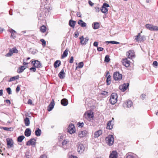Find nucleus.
Listing matches in <instances>:
<instances>
[{
    "mask_svg": "<svg viewBox=\"0 0 158 158\" xmlns=\"http://www.w3.org/2000/svg\"><path fill=\"white\" fill-rule=\"evenodd\" d=\"M118 95L116 93L111 94L109 100L110 103L112 105H114L117 101Z\"/></svg>",
    "mask_w": 158,
    "mask_h": 158,
    "instance_id": "obj_1",
    "label": "nucleus"
},
{
    "mask_svg": "<svg viewBox=\"0 0 158 158\" xmlns=\"http://www.w3.org/2000/svg\"><path fill=\"white\" fill-rule=\"evenodd\" d=\"M107 143L109 146L113 145L114 141V139L112 135H109L106 139Z\"/></svg>",
    "mask_w": 158,
    "mask_h": 158,
    "instance_id": "obj_2",
    "label": "nucleus"
},
{
    "mask_svg": "<svg viewBox=\"0 0 158 158\" xmlns=\"http://www.w3.org/2000/svg\"><path fill=\"white\" fill-rule=\"evenodd\" d=\"M68 131L71 134L75 132V128L73 124L69 125L68 128Z\"/></svg>",
    "mask_w": 158,
    "mask_h": 158,
    "instance_id": "obj_3",
    "label": "nucleus"
},
{
    "mask_svg": "<svg viewBox=\"0 0 158 158\" xmlns=\"http://www.w3.org/2000/svg\"><path fill=\"white\" fill-rule=\"evenodd\" d=\"M122 75L119 73V72H115L113 74V78L115 81H118L122 79Z\"/></svg>",
    "mask_w": 158,
    "mask_h": 158,
    "instance_id": "obj_4",
    "label": "nucleus"
},
{
    "mask_svg": "<svg viewBox=\"0 0 158 158\" xmlns=\"http://www.w3.org/2000/svg\"><path fill=\"white\" fill-rule=\"evenodd\" d=\"M145 26L150 31H158V27L157 26H153L152 24H147Z\"/></svg>",
    "mask_w": 158,
    "mask_h": 158,
    "instance_id": "obj_5",
    "label": "nucleus"
},
{
    "mask_svg": "<svg viewBox=\"0 0 158 158\" xmlns=\"http://www.w3.org/2000/svg\"><path fill=\"white\" fill-rule=\"evenodd\" d=\"M109 7V5L108 4L104 3L101 8V11L103 13H106L108 11L107 7Z\"/></svg>",
    "mask_w": 158,
    "mask_h": 158,
    "instance_id": "obj_6",
    "label": "nucleus"
},
{
    "mask_svg": "<svg viewBox=\"0 0 158 158\" xmlns=\"http://www.w3.org/2000/svg\"><path fill=\"white\" fill-rule=\"evenodd\" d=\"M31 63L33 65L34 67L36 68H40L42 66L40 62L38 60L32 61L31 62Z\"/></svg>",
    "mask_w": 158,
    "mask_h": 158,
    "instance_id": "obj_7",
    "label": "nucleus"
},
{
    "mask_svg": "<svg viewBox=\"0 0 158 158\" xmlns=\"http://www.w3.org/2000/svg\"><path fill=\"white\" fill-rule=\"evenodd\" d=\"M36 139H31L26 143V145L27 146L32 145L33 147H34L36 144Z\"/></svg>",
    "mask_w": 158,
    "mask_h": 158,
    "instance_id": "obj_8",
    "label": "nucleus"
},
{
    "mask_svg": "<svg viewBox=\"0 0 158 158\" xmlns=\"http://www.w3.org/2000/svg\"><path fill=\"white\" fill-rule=\"evenodd\" d=\"M129 86V83H124L119 86V89L122 91L124 92L127 89Z\"/></svg>",
    "mask_w": 158,
    "mask_h": 158,
    "instance_id": "obj_9",
    "label": "nucleus"
},
{
    "mask_svg": "<svg viewBox=\"0 0 158 158\" xmlns=\"http://www.w3.org/2000/svg\"><path fill=\"white\" fill-rule=\"evenodd\" d=\"M122 63L123 65L126 67H129L130 65V62L127 58L123 59L122 60Z\"/></svg>",
    "mask_w": 158,
    "mask_h": 158,
    "instance_id": "obj_10",
    "label": "nucleus"
},
{
    "mask_svg": "<svg viewBox=\"0 0 158 158\" xmlns=\"http://www.w3.org/2000/svg\"><path fill=\"white\" fill-rule=\"evenodd\" d=\"M54 105L55 103L54 100V99H52L48 107V111H51L54 108Z\"/></svg>",
    "mask_w": 158,
    "mask_h": 158,
    "instance_id": "obj_11",
    "label": "nucleus"
},
{
    "mask_svg": "<svg viewBox=\"0 0 158 158\" xmlns=\"http://www.w3.org/2000/svg\"><path fill=\"white\" fill-rule=\"evenodd\" d=\"M87 133L88 132L86 130H84L79 131L78 135L80 138H82L85 136Z\"/></svg>",
    "mask_w": 158,
    "mask_h": 158,
    "instance_id": "obj_12",
    "label": "nucleus"
},
{
    "mask_svg": "<svg viewBox=\"0 0 158 158\" xmlns=\"http://www.w3.org/2000/svg\"><path fill=\"white\" fill-rule=\"evenodd\" d=\"M127 55L128 58L132 59L135 56L134 51L133 50L129 51L127 52Z\"/></svg>",
    "mask_w": 158,
    "mask_h": 158,
    "instance_id": "obj_13",
    "label": "nucleus"
},
{
    "mask_svg": "<svg viewBox=\"0 0 158 158\" xmlns=\"http://www.w3.org/2000/svg\"><path fill=\"white\" fill-rule=\"evenodd\" d=\"M85 149V147L82 144H80L78 147L77 150L79 152L82 153Z\"/></svg>",
    "mask_w": 158,
    "mask_h": 158,
    "instance_id": "obj_14",
    "label": "nucleus"
},
{
    "mask_svg": "<svg viewBox=\"0 0 158 158\" xmlns=\"http://www.w3.org/2000/svg\"><path fill=\"white\" fill-rule=\"evenodd\" d=\"M113 122L112 120L109 121L107 123L106 129L109 130H111L112 129L113 126Z\"/></svg>",
    "mask_w": 158,
    "mask_h": 158,
    "instance_id": "obj_15",
    "label": "nucleus"
},
{
    "mask_svg": "<svg viewBox=\"0 0 158 158\" xmlns=\"http://www.w3.org/2000/svg\"><path fill=\"white\" fill-rule=\"evenodd\" d=\"M118 153L115 151H113L110 153L109 156V158H117Z\"/></svg>",
    "mask_w": 158,
    "mask_h": 158,
    "instance_id": "obj_16",
    "label": "nucleus"
},
{
    "mask_svg": "<svg viewBox=\"0 0 158 158\" xmlns=\"http://www.w3.org/2000/svg\"><path fill=\"white\" fill-rule=\"evenodd\" d=\"M86 118L88 119L89 120H91L93 119L94 117L93 114L90 113H88L86 114L85 113L84 114Z\"/></svg>",
    "mask_w": 158,
    "mask_h": 158,
    "instance_id": "obj_17",
    "label": "nucleus"
},
{
    "mask_svg": "<svg viewBox=\"0 0 158 158\" xmlns=\"http://www.w3.org/2000/svg\"><path fill=\"white\" fill-rule=\"evenodd\" d=\"M65 73L64 72L63 69L61 70L58 74V76L61 79H63L65 77Z\"/></svg>",
    "mask_w": 158,
    "mask_h": 158,
    "instance_id": "obj_18",
    "label": "nucleus"
},
{
    "mask_svg": "<svg viewBox=\"0 0 158 158\" xmlns=\"http://www.w3.org/2000/svg\"><path fill=\"white\" fill-rule=\"evenodd\" d=\"M102 131L101 130H100L96 131L94 133V137H98L102 134Z\"/></svg>",
    "mask_w": 158,
    "mask_h": 158,
    "instance_id": "obj_19",
    "label": "nucleus"
},
{
    "mask_svg": "<svg viewBox=\"0 0 158 158\" xmlns=\"http://www.w3.org/2000/svg\"><path fill=\"white\" fill-rule=\"evenodd\" d=\"M7 145L8 147L11 148L12 147L13 145V142L12 139H7Z\"/></svg>",
    "mask_w": 158,
    "mask_h": 158,
    "instance_id": "obj_20",
    "label": "nucleus"
},
{
    "mask_svg": "<svg viewBox=\"0 0 158 158\" xmlns=\"http://www.w3.org/2000/svg\"><path fill=\"white\" fill-rule=\"evenodd\" d=\"M31 134V131L29 128H27L24 132L25 135L27 137L30 136Z\"/></svg>",
    "mask_w": 158,
    "mask_h": 158,
    "instance_id": "obj_21",
    "label": "nucleus"
},
{
    "mask_svg": "<svg viewBox=\"0 0 158 158\" xmlns=\"http://www.w3.org/2000/svg\"><path fill=\"white\" fill-rule=\"evenodd\" d=\"M127 158H137L136 155L132 153H129L127 154Z\"/></svg>",
    "mask_w": 158,
    "mask_h": 158,
    "instance_id": "obj_22",
    "label": "nucleus"
},
{
    "mask_svg": "<svg viewBox=\"0 0 158 158\" xmlns=\"http://www.w3.org/2000/svg\"><path fill=\"white\" fill-rule=\"evenodd\" d=\"M77 23L82 27H85L86 26V23L81 19L78 21Z\"/></svg>",
    "mask_w": 158,
    "mask_h": 158,
    "instance_id": "obj_23",
    "label": "nucleus"
},
{
    "mask_svg": "<svg viewBox=\"0 0 158 158\" xmlns=\"http://www.w3.org/2000/svg\"><path fill=\"white\" fill-rule=\"evenodd\" d=\"M92 27L94 29H97L100 27V24L98 22H94L92 24Z\"/></svg>",
    "mask_w": 158,
    "mask_h": 158,
    "instance_id": "obj_24",
    "label": "nucleus"
},
{
    "mask_svg": "<svg viewBox=\"0 0 158 158\" xmlns=\"http://www.w3.org/2000/svg\"><path fill=\"white\" fill-rule=\"evenodd\" d=\"M76 23V21L73 20L72 19H70L69 22V25L71 27L74 28Z\"/></svg>",
    "mask_w": 158,
    "mask_h": 158,
    "instance_id": "obj_25",
    "label": "nucleus"
},
{
    "mask_svg": "<svg viewBox=\"0 0 158 158\" xmlns=\"http://www.w3.org/2000/svg\"><path fill=\"white\" fill-rule=\"evenodd\" d=\"M68 100L65 98H63L61 101V103L63 106H66L68 105Z\"/></svg>",
    "mask_w": 158,
    "mask_h": 158,
    "instance_id": "obj_26",
    "label": "nucleus"
},
{
    "mask_svg": "<svg viewBox=\"0 0 158 158\" xmlns=\"http://www.w3.org/2000/svg\"><path fill=\"white\" fill-rule=\"evenodd\" d=\"M41 130L39 128H36V130L35 131V134L36 136H40L41 134Z\"/></svg>",
    "mask_w": 158,
    "mask_h": 158,
    "instance_id": "obj_27",
    "label": "nucleus"
},
{
    "mask_svg": "<svg viewBox=\"0 0 158 158\" xmlns=\"http://www.w3.org/2000/svg\"><path fill=\"white\" fill-rule=\"evenodd\" d=\"M26 68V67H25V66H22L19 67L18 70L17 71V72L19 73H20L23 72Z\"/></svg>",
    "mask_w": 158,
    "mask_h": 158,
    "instance_id": "obj_28",
    "label": "nucleus"
},
{
    "mask_svg": "<svg viewBox=\"0 0 158 158\" xmlns=\"http://www.w3.org/2000/svg\"><path fill=\"white\" fill-rule=\"evenodd\" d=\"M24 122L25 125L26 126H28L29 125L30 121L29 118L28 117H26L24 119Z\"/></svg>",
    "mask_w": 158,
    "mask_h": 158,
    "instance_id": "obj_29",
    "label": "nucleus"
},
{
    "mask_svg": "<svg viewBox=\"0 0 158 158\" xmlns=\"http://www.w3.org/2000/svg\"><path fill=\"white\" fill-rule=\"evenodd\" d=\"M9 30L11 34L10 36L13 39L15 38V34L16 33V31L12 29H10Z\"/></svg>",
    "mask_w": 158,
    "mask_h": 158,
    "instance_id": "obj_30",
    "label": "nucleus"
},
{
    "mask_svg": "<svg viewBox=\"0 0 158 158\" xmlns=\"http://www.w3.org/2000/svg\"><path fill=\"white\" fill-rule=\"evenodd\" d=\"M61 64V62L59 60H56L54 63V66L55 68H56L59 67Z\"/></svg>",
    "mask_w": 158,
    "mask_h": 158,
    "instance_id": "obj_31",
    "label": "nucleus"
},
{
    "mask_svg": "<svg viewBox=\"0 0 158 158\" xmlns=\"http://www.w3.org/2000/svg\"><path fill=\"white\" fill-rule=\"evenodd\" d=\"M69 49L67 48L66 49V50L64 51L63 52V54L62 55V57L63 58H64L67 56L68 54V52L69 51Z\"/></svg>",
    "mask_w": 158,
    "mask_h": 158,
    "instance_id": "obj_32",
    "label": "nucleus"
},
{
    "mask_svg": "<svg viewBox=\"0 0 158 158\" xmlns=\"http://www.w3.org/2000/svg\"><path fill=\"white\" fill-rule=\"evenodd\" d=\"M25 137L23 135H20L18 137L17 139V141L19 142H21L24 139Z\"/></svg>",
    "mask_w": 158,
    "mask_h": 158,
    "instance_id": "obj_33",
    "label": "nucleus"
},
{
    "mask_svg": "<svg viewBox=\"0 0 158 158\" xmlns=\"http://www.w3.org/2000/svg\"><path fill=\"white\" fill-rule=\"evenodd\" d=\"M110 77L111 76L110 75H108L107 77L106 82L107 85H109L110 84Z\"/></svg>",
    "mask_w": 158,
    "mask_h": 158,
    "instance_id": "obj_34",
    "label": "nucleus"
},
{
    "mask_svg": "<svg viewBox=\"0 0 158 158\" xmlns=\"http://www.w3.org/2000/svg\"><path fill=\"white\" fill-rule=\"evenodd\" d=\"M19 77V75L14 76L11 78L9 80V82H11L15 80L18 79Z\"/></svg>",
    "mask_w": 158,
    "mask_h": 158,
    "instance_id": "obj_35",
    "label": "nucleus"
},
{
    "mask_svg": "<svg viewBox=\"0 0 158 158\" xmlns=\"http://www.w3.org/2000/svg\"><path fill=\"white\" fill-rule=\"evenodd\" d=\"M40 29L41 32L44 33L46 31V27L45 26L43 25L40 27Z\"/></svg>",
    "mask_w": 158,
    "mask_h": 158,
    "instance_id": "obj_36",
    "label": "nucleus"
},
{
    "mask_svg": "<svg viewBox=\"0 0 158 158\" xmlns=\"http://www.w3.org/2000/svg\"><path fill=\"white\" fill-rule=\"evenodd\" d=\"M132 106V102L131 101L127 100V107H130Z\"/></svg>",
    "mask_w": 158,
    "mask_h": 158,
    "instance_id": "obj_37",
    "label": "nucleus"
},
{
    "mask_svg": "<svg viewBox=\"0 0 158 158\" xmlns=\"http://www.w3.org/2000/svg\"><path fill=\"white\" fill-rule=\"evenodd\" d=\"M80 39V43L82 45H85V43L84 42V38L83 36H82L79 38Z\"/></svg>",
    "mask_w": 158,
    "mask_h": 158,
    "instance_id": "obj_38",
    "label": "nucleus"
},
{
    "mask_svg": "<svg viewBox=\"0 0 158 158\" xmlns=\"http://www.w3.org/2000/svg\"><path fill=\"white\" fill-rule=\"evenodd\" d=\"M106 43H111L113 44H118L119 43L118 42L115 41H106Z\"/></svg>",
    "mask_w": 158,
    "mask_h": 158,
    "instance_id": "obj_39",
    "label": "nucleus"
},
{
    "mask_svg": "<svg viewBox=\"0 0 158 158\" xmlns=\"http://www.w3.org/2000/svg\"><path fill=\"white\" fill-rule=\"evenodd\" d=\"M13 53H18V50L15 47H14L12 49H11Z\"/></svg>",
    "mask_w": 158,
    "mask_h": 158,
    "instance_id": "obj_40",
    "label": "nucleus"
},
{
    "mask_svg": "<svg viewBox=\"0 0 158 158\" xmlns=\"http://www.w3.org/2000/svg\"><path fill=\"white\" fill-rule=\"evenodd\" d=\"M110 58L108 55H106L104 61L105 62H108L110 61Z\"/></svg>",
    "mask_w": 158,
    "mask_h": 158,
    "instance_id": "obj_41",
    "label": "nucleus"
},
{
    "mask_svg": "<svg viewBox=\"0 0 158 158\" xmlns=\"http://www.w3.org/2000/svg\"><path fill=\"white\" fill-rule=\"evenodd\" d=\"M145 37L143 35L139 38V42L140 43L143 42L145 40Z\"/></svg>",
    "mask_w": 158,
    "mask_h": 158,
    "instance_id": "obj_42",
    "label": "nucleus"
},
{
    "mask_svg": "<svg viewBox=\"0 0 158 158\" xmlns=\"http://www.w3.org/2000/svg\"><path fill=\"white\" fill-rule=\"evenodd\" d=\"M69 141L67 140H64L62 143V145L64 146L65 145L66 146L67 144L69 143Z\"/></svg>",
    "mask_w": 158,
    "mask_h": 158,
    "instance_id": "obj_43",
    "label": "nucleus"
},
{
    "mask_svg": "<svg viewBox=\"0 0 158 158\" xmlns=\"http://www.w3.org/2000/svg\"><path fill=\"white\" fill-rule=\"evenodd\" d=\"M13 54V53L11 49H10L9 50V52L6 54V56L8 57L12 55Z\"/></svg>",
    "mask_w": 158,
    "mask_h": 158,
    "instance_id": "obj_44",
    "label": "nucleus"
},
{
    "mask_svg": "<svg viewBox=\"0 0 158 158\" xmlns=\"http://www.w3.org/2000/svg\"><path fill=\"white\" fill-rule=\"evenodd\" d=\"M83 62H81L79 63L78 65L77 66V67L79 68H81L83 67Z\"/></svg>",
    "mask_w": 158,
    "mask_h": 158,
    "instance_id": "obj_45",
    "label": "nucleus"
},
{
    "mask_svg": "<svg viewBox=\"0 0 158 158\" xmlns=\"http://www.w3.org/2000/svg\"><path fill=\"white\" fill-rule=\"evenodd\" d=\"M7 92L9 94H11V90L10 88L8 87L6 89Z\"/></svg>",
    "mask_w": 158,
    "mask_h": 158,
    "instance_id": "obj_46",
    "label": "nucleus"
},
{
    "mask_svg": "<svg viewBox=\"0 0 158 158\" xmlns=\"http://www.w3.org/2000/svg\"><path fill=\"white\" fill-rule=\"evenodd\" d=\"M40 41L42 43V45L43 46L46 45V41L43 39H41L40 40Z\"/></svg>",
    "mask_w": 158,
    "mask_h": 158,
    "instance_id": "obj_47",
    "label": "nucleus"
},
{
    "mask_svg": "<svg viewBox=\"0 0 158 158\" xmlns=\"http://www.w3.org/2000/svg\"><path fill=\"white\" fill-rule=\"evenodd\" d=\"M152 65L155 68H157L158 65V63L156 61H155L153 62Z\"/></svg>",
    "mask_w": 158,
    "mask_h": 158,
    "instance_id": "obj_48",
    "label": "nucleus"
},
{
    "mask_svg": "<svg viewBox=\"0 0 158 158\" xmlns=\"http://www.w3.org/2000/svg\"><path fill=\"white\" fill-rule=\"evenodd\" d=\"M135 40H136V42H139V38L138 37V36H134Z\"/></svg>",
    "mask_w": 158,
    "mask_h": 158,
    "instance_id": "obj_49",
    "label": "nucleus"
},
{
    "mask_svg": "<svg viewBox=\"0 0 158 158\" xmlns=\"http://www.w3.org/2000/svg\"><path fill=\"white\" fill-rule=\"evenodd\" d=\"M77 124L78 125V127H83L84 125V123L83 122L81 123L78 122L77 123Z\"/></svg>",
    "mask_w": 158,
    "mask_h": 158,
    "instance_id": "obj_50",
    "label": "nucleus"
},
{
    "mask_svg": "<svg viewBox=\"0 0 158 158\" xmlns=\"http://www.w3.org/2000/svg\"><path fill=\"white\" fill-rule=\"evenodd\" d=\"M108 94V92H106V91H102V92L101 94L104 96H106Z\"/></svg>",
    "mask_w": 158,
    "mask_h": 158,
    "instance_id": "obj_51",
    "label": "nucleus"
},
{
    "mask_svg": "<svg viewBox=\"0 0 158 158\" xmlns=\"http://www.w3.org/2000/svg\"><path fill=\"white\" fill-rule=\"evenodd\" d=\"M36 67H35L34 66V67H32L30 68V70L31 71H32L33 72H35L36 71Z\"/></svg>",
    "mask_w": 158,
    "mask_h": 158,
    "instance_id": "obj_52",
    "label": "nucleus"
},
{
    "mask_svg": "<svg viewBox=\"0 0 158 158\" xmlns=\"http://www.w3.org/2000/svg\"><path fill=\"white\" fill-rule=\"evenodd\" d=\"M20 89V87L19 85H18L17 86L16 89V91L17 93H18L19 92V91Z\"/></svg>",
    "mask_w": 158,
    "mask_h": 158,
    "instance_id": "obj_53",
    "label": "nucleus"
},
{
    "mask_svg": "<svg viewBox=\"0 0 158 158\" xmlns=\"http://www.w3.org/2000/svg\"><path fill=\"white\" fill-rule=\"evenodd\" d=\"M96 11L97 12H99L101 11V8H99V7H95Z\"/></svg>",
    "mask_w": 158,
    "mask_h": 158,
    "instance_id": "obj_54",
    "label": "nucleus"
},
{
    "mask_svg": "<svg viewBox=\"0 0 158 158\" xmlns=\"http://www.w3.org/2000/svg\"><path fill=\"white\" fill-rule=\"evenodd\" d=\"M104 49L103 48L101 47L97 48V50L99 52H101Z\"/></svg>",
    "mask_w": 158,
    "mask_h": 158,
    "instance_id": "obj_55",
    "label": "nucleus"
},
{
    "mask_svg": "<svg viewBox=\"0 0 158 158\" xmlns=\"http://www.w3.org/2000/svg\"><path fill=\"white\" fill-rule=\"evenodd\" d=\"M79 35L78 32L76 31L74 34V36L75 38H77Z\"/></svg>",
    "mask_w": 158,
    "mask_h": 158,
    "instance_id": "obj_56",
    "label": "nucleus"
},
{
    "mask_svg": "<svg viewBox=\"0 0 158 158\" xmlns=\"http://www.w3.org/2000/svg\"><path fill=\"white\" fill-rule=\"evenodd\" d=\"M3 129L7 131H10V129H11V128H8L7 127H3Z\"/></svg>",
    "mask_w": 158,
    "mask_h": 158,
    "instance_id": "obj_57",
    "label": "nucleus"
},
{
    "mask_svg": "<svg viewBox=\"0 0 158 158\" xmlns=\"http://www.w3.org/2000/svg\"><path fill=\"white\" fill-rule=\"evenodd\" d=\"M73 56H72L70 57L69 62L70 63H73Z\"/></svg>",
    "mask_w": 158,
    "mask_h": 158,
    "instance_id": "obj_58",
    "label": "nucleus"
},
{
    "mask_svg": "<svg viewBox=\"0 0 158 158\" xmlns=\"http://www.w3.org/2000/svg\"><path fill=\"white\" fill-rule=\"evenodd\" d=\"M89 40L88 37H86L84 39V42L85 43V45L86 44V43H87Z\"/></svg>",
    "mask_w": 158,
    "mask_h": 158,
    "instance_id": "obj_59",
    "label": "nucleus"
},
{
    "mask_svg": "<svg viewBox=\"0 0 158 158\" xmlns=\"http://www.w3.org/2000/svg\"><path fill=\"white\" fill-rule=\"evenodd\" d=\"M88 3L91 6H92L94 4L90 0H89L88 1Z\"/></svg>",
    "mask_w": 158,
    "mask_h": 158,
    "instance_id": "obj_60",
    "label": "nucleus"
},
{
    "mask_svg": "<svg viewBox=\"0 0 158 158\" xmlns=\"http://www.w3.org/2000/svg\"><path fill=\"white\" fill-rule=\"evenodd\" d=\"M98 43L97 42H94V43L93 45L95 47H98Z\"/></svg>",
    "mask_w": 158,
    "mask_h": 158,
    "instance_id": "obj_61",
    "label": "nucleus"
},
{
    "mask_svg": "<svg viewBox=\"0 0 158 158\" xmlns=\"http://www.w3.org/2000/svg\"><path fill=\"white\" fill-rule=\"evenodd\" d=\"M145 97L146 95L145 94H143L140 96V98L142 99H143L145 98Z\"/></svg>",
    "mask_w": 158,
    "mask_h": 158,
    "instance_id": "obj_62",
    "label": "nucleus"
},
{
    "mask_svg": "<svg viewBox=\"0 0 158 158\" xmlns=\"http://www.w3.org/2000/svg\"><path fill=\"white\" fill-rule=\"evenodd\" d=\"M68 158H77L76 156H74L72 155L69 156Z\"/></svg>",
    "mask_w": 158,
    "mask_h": 158,
    "instance_id": "obj_63",
    "label": "nucleus"
},
{
    "mask_svg": "<svg viewBox=\"0 0 158 158\" xmlns=\"http://www.w3.org/2000/svg\"><path fill=\"white\" fill-rule=\"evenodd\" d=\"M40 158H47V157L46 155H43L40 156Z\"/></svg>",
    "mask_w": 158,
    "mask_h": 158,
    "instance_id": "obj_64",
    "label": "nucleus"
}]
</instances>
